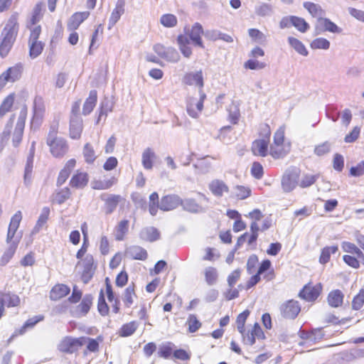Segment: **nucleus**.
<instances>
[{"mask_svg": "<svg viewBox=\"0 0 364 364\" xmlns=\"http://www.w3.org/2000/svg\"><path fill=\"white\" fill-rule=\"evenodd\" d=\"M252 274L245 284V289L247 290L254 287L261 281L265 283L273 282L277 277V273L272 266L270 259H264L259 262V257L257 255H251L246 264V269L249 274Z\"/></svg>", "mask_w": 364, "mask_h": 364, "instance_id": "f257e3e1", "label": "nucleus"}, {"mask_svg": "<svg viewBox=\"0 0 364 364\" xmlns=\"http://www.w3.org/2000/svg\"><path fill=\"white\" fill-rule=\"evenodd\" d=\"M19 30L18 13H12L7 19L0 36V56H7L16 41Z\"/></svg>", "mask_w": 364, "mask_h": 364, "instance_id": "f03ea898", "label": "nucleus"}, {"mask_svg": "<svg viewBox=\"0 0 364 364\" xmlns=\"http://www.w3.org/2000/svg\"><path fill=\"white\" fill-rule=\"evenodd\" d=\"M105 290L101 289L97 299V311L102 316H107L109 314V306L107 304L105 296L111 304L112 311L117 314L121 310L120 300L114 291L112 284L109 277L105 279Z\"/></svg>", "mask_w": 364, "mask_h": 364, "instance_id": "7ed1b4c3", "label": "nucleus"}, {"mask_svg": "<svg viewBox=\"0 0 364 364\" xmlns=\"http://www.w3.org/2000/svg\"><path fill=\"white\" fill-rule=\"evenodd\" d=\"M285 127L280 126L273 134V140L269 145V156L274 159H282L291 151V142L286 138Z\"/></svg>", "mask_w": 364, "mask_h": 364, "instance_id": "20e7f679", "label": "nucleus"}, {"mask_svg": "<svg viewBox=\"0 0 364 364\" xmlns=\"http://www.w3.org/2000/svg\"><path fill=\"white\" fill-rule=\"evenodd\" d=\"M59 125L58 123L50 126L46 138V144L51 155L56 159L63 158L69 150V145L65 139L58 136Z\"/></svg>", "mask_w": 364, "mask_h": 364, "instance_id": "39448f33", "label": "nucleus"}, {"mask_svg": "<svg viewBox=\"0 0 364 364\" xmlns=\"http://www.w3.org/2000/svg\"><path fill=\"white\" fill-rule=\"evenodd\" d=\"M93 296L91 294H87L82 297V291L77 286H74L71 294L68 298V301L71 304H80L75 308V314L77 316H85L90 311L93 304Z\"/></svg>", "mask_w": 364, "mask_h": 364, "instance_id": "423d86ee", "label": "nucleus"}, {"mask_svg": "<svg viewBox=\"0 0 364 364\" xmlns=\"http://www.w3.org/2000/svg\"><path fill=\"white\" fill-rule=\"evenodd\" d=\"M45 12L46 6L44 2L42 1L36 2L26 21V28L28 31L43 30L40 22L43 20Z\"/></svg>", "mask_w": 364, "mask_h": 364, "instance_id": "0eeeda50", "label": "nucleus"}, {"mask_svg": "<svg viewBox=\"0 0 364 364\" xmlns=\"http://www.w3.org/2000/svg\"><path fill=\"white\" fill-rule=\"evenodd\" d=\"M86 343V336L74 338L72 336L64 337L58 344L59 351L66 354H73Z\"/></svg>", "mask_w": 364, "mask_h": 364, "instance_id": "6e6552de", "label": "nucleus"}, {"mask_svg": "<svg viewBox=\"0 0 364 364\" xmlns=\"http://www.w3.org/2000/svg\"><path fill=\"white\" fill-rule=\"evenodd\" d=\"M208 200L205 194L198 192V198H187L182 199L181 206L186 211L192 213H199L205 211V202Z\"/></svg>", "mask_w": 364, "mask_h": 364, "instance_id": "1a4fd4ad", "label": "nucleus"}, {"mask_svg": "<svg viewBox=\"0 0 364 364\" xmlns=\"http://www.w3.org/2000/svg\"><path fill=\"white\" fill-rule=\"evenodd\" d=\"M301 170L298 167H291L283 174L281 181L282 190L286 193L291 192L298 185Z\"/></svg>", "mask_w": 364, "mask_h": 364, "instance_id": "9d476101", "label": "nucleus"}, {"mask_svg": "<svg viewBox=\"0 0 364 364\" xmlns=\"http://www.w3.org/2000/svg\"><path fill=\"white\" fill-rule=\"evenodd\" d=\"M43 30L28 31V46L29 48V55L31 58H36L39 56L45 47V43L39 40Z\"/></svg>", "mask_w": 364, "mask_h": 364, "instance_id": "9b49d317", "label": "nucleus"}, {"mask_svg": "<svg viewBox=\"0 0 364 364\" xmlns=\"http://www.w3.org/2000/svg\"><path fill=\"white\" fill-rule=\"evenodd\" d=\"M23 65L20 63L9 67L0 75V92L9 82H14L18 80L23 73Z\"/></svg>", "mask_w": 364, "mask_h": 364, "instance_id": "f8f14e48", "label": "nucleus"}, {"mask_svg": "<svg viewBox=\"0 0 364 364\" xmlns=\"http://www.w3.org/2000/svg\"><path fill=\"white\" fill-rule=\"evenodd\" d=\"M28 115V108L24 105L18 114V119L15 126L14 132L12 136V144L15 147L19 146L21 143L24 129L26 126V121Z\"/></svg>", "mask_w": 364, "mask_h": 364, "instance_id": "ddd939ff", "label": "nucleus"}, {"mask_svg": "<svg viewBox=\"0 0 364 364\" xmlns=\"http://www.w3.org/2000/svg\"><path fill=\"white\" fill-rule=\"evenodd\" d=\"M206 99V95L202 90L200 91L199 97H190L186 100V111L192 118H198L203 109V103Z\"/></svg>", "mask_w": 364, "mask_h": 364, "instance_id": "4468645a", "label": "nucleus"}, {"mask_svg": "<svg viewBox=\"0 0 364 364\" xmlns=\"http://www.w3.org/2000/svg\"><path fill=\"white\" fill-rule=\"evenodd\" d=\"M301 310V306L299 301L295 299L287 300L279 306L280 314L285 319H295Z\"/></svg>", "mask_w": 364, "mask_h": 364, "instance_id": "2eb2a0df", "label": "nucleus"}, {"mask_svg": "<svg viewBox=\"0 0 364 364\" xmlns=\"http://www.w3.org/2000/svg\"><path fill=\"white\" fill-rule=\"evenodd\" d=\"M100 198L104 202V211L106 215H110L115 211L118 206L124 205L126 198L119 194H102Z\"/></svg>", "mask_w": 364, "mask_h": 364, "instance_id": "dca6fc26", "label": "nucleus"}, {"mask_svg": "<svg viewBox=\"0 0 364 364\" xmlns=\"http://www.w3.org/2000/svg\"><path fill=\"white\" fill-rule=\"evenodd\" d=\"M322 289L323 286L321 283L313 284L311 282H309L300 290L299 296L309 302L315 301L321 295Z\"/></svg>", "mask_w": 364, "mask_h": 364, "instance_id": "f3484780", "label": "nucleus"}, {"mask_svg": "<svg viewBox=\"0 0 364 364\" xmlns=\"http://www.w3.org/2000/svg\"><path fill=\"white\" fill-rule=\"evenodd\" d=\"M242 341L245 344L252 346L255 343L256 339L264 340L265 335L262 331L260 325L258 323H255L250 330L245 331L241 334Z\"/></svg>", "mask_w": 364, "mask_h": 364, "instance_id": "a211bd4d", "label": "nucleus"}, {"mask_svg": "<svg viewBox=\"0 0 364 364\" xmlns=\"http://www.w3.org/2000/svg\"><path fill=\"white\" fill-rule=\"evenodd\" d=\"M264 50L262 48L255 46L250 51V56L251 58L245 63L244 67L250 70H260L264 68L267 65L266 63L257 60V58L264 57Z\"/></svg>", "mask_w": 364, "mask_h": 364, "instance_id": "6ab92c4d", "label": "nucleus"}, {"mask_svg": "<svg viewBox=\"0 0 364 364\" xmlns=\"http://www.w3.org/2000/svg\"><path fill=\"white\" fill-rule=\"evenodd\" d=\"M259 231V227L257 223H251L250 224V232L251 233H248L247 232L241 235L237 240L236 245L237 247L242 246L245 242H247L248 246L251 248H255L257 240L258 238V232Z\"/></svg>", "mask_w": 364, "mask_h": 364, "instance_id": "aec40b11", "label": "nucleus"}, {"mask_svg": "<svg viewBox=\"0 0 364 364\" xmlns=\"http://www.w3.org/2000/svg\"><path fill=\"white\" fill-rule=\"evenodd\" d=\"M154 51L161 58L171 63H177L180 60V55L176 48H166L161 44L154 46Z\"/></svg>", "mask_w": 364, "mask_h": 364, "instance_id": "412c9836", "label": "nucleus"}, {"mask_svg": "<svg viewBox=\"0 0 364 364\" xmlns=\"http://www.w3.org/2000/svg\"><path fill=\"white\" fill-rule=\"evenodd\" d=\"M269 141L267 139H257L252 142L251 151L255 156L266 157L269 155Z\"/></svg>", "mask_w": 364, "mask_h": 364, "instance_id": "4be33fe9", "label": "nucleus"}, {"mask_svg": "<svg viewBox=\"0 0 364 364\" xmlns=\"http://www.w3.org/2000/svg\"><path fill=\"white\" fill-rule=\"evenodd\" d=\"M208 189L216 198H222L230 192L228 185L223 180L218 178H215L208 183Z\"/></svg>", "mask_w": 364, "mask_h": 364, "instance_id": "5701e85b", "label": "nucleus"}, {"mask_svg": "<svg viewBox=\"0 0 364 364\" xmlns=\"http://www.w3.org/2000/svg\"><path fill=\"white\" fill-rule=\"evenodd\" d=\"M89 180V174L86 171L78 169L71 176L69 185L75 189H82L87 186Z\"/></svg>", "mask_w": 364, "mask_h": 364, "instance_id": "b1692460", "label": "nucleus"}, {"mask_svg": "<svg viewBox=\"0 0 364 364\" xmlns=\"http://www.w3.org/2000/svg\"><path fill=\"white\" fill-rule=\"evenodd\" d=\"M70 293V288L68 285L63 283H57L50 289L49 298L51 301H57L66 297Z\"/></svg>", "mask_w": 364, "mask_h": 364, "instance_id": "393cba45", "label": "nucleus"}, {"mask_svg": "<svg viewBox=\"0 0 364 364\" xmlns=\"http://www.w3.org/2000/svg\"><path fill=\"white\" fill-rule=\"evenodd\" d=\"M182 199L176 194H168L161 198L160 209L164 211H169L181 205Z\"/></svg>", "mask_w": 364, "mask_h": 364, "instance_id": "a878e982", "label": "nucleus"}, {"mask_svg": "<svg viewBox=\"0 0 364 364\" xmlns=\"http://www.w3.org/2000/svg\"><path fill=\"white\" fill-rule=\"evenodd\" d=\"M137 299L136 286L132 282L123 291L122 301L125 308L129 309Z\"/></svg>", "mask_w": 364, "mask_h": 364, "instance_id": "bb28decb", "label": "nucleus"}, {"mask_svg": "<svg viewBox=\"0 0 364 364\" xmlns=\"http://www.w3.org/2000/svg\"><path fill=\"white\" fill-rule=\"evenodd\" d=\"M76 160L70 159L66 161L63 168L59 171L57 179L56 186H61L68 179L72 171L76 166Z\"/></svg>", "mask_w": 364, "mask_h": 364, "instance_id": "cd10ccee", "label": "nucleus"}, {"mask_svg": "<svg viewBox=\"0 0 364 364\" xmlns=\"http://www.w3.org/2000/svg\"><path fill=\"white\" fill-rule=\"evenodd\" d=\"M182 81L186 85H195L201 90L204 85L203 71L200 70L196 73H186Z\"/></svg>", "mask_w": 364, "mask_h": 364, "instance_id": "c85d7f7f", "label": "nucleus"}, {"mask_svg": "<svg viewBox=\"0 0 364 364\" xmlns=\"http://www.w3.org/2000/svg\"><path fill=\"white\" fill-rule=\"evenodd\" d=\"M16 97V93L11 92L2 100L0 104V119H3L8 113L13 111Z\"/></svg>", "mask_w": 364, "mask_h": 364, "instance_id": "c756f323", "label": "nucleus"}, {"mask_svg": "<svg viewBox=\"0 0 364 364\" xmlns=\"http://www.w3.org/2000/svg\"><path fill=\"white\" fill-rule=\"evenodd\" d=\"M90 16L89 11H81L74 13L67 23V28L70 31H76L81 23Z\"/></svg>", "mask_w": 364, "mask_h": 364, "instance_id": "7c9ffc66", "label": "nucleus"}, {"mask_svg": "<svg viewBox=\"0 0 364 364\" xmlns=\"http://www.w3.org/2000/svg\"><path fill=\"white\" fill-rule=\"evenodd\" d=\"M126 0H117L109 19V28L114 26L125 12Z\"/></svg>", "mask_w": 364, "mask_h": 364, "instance_id": "2f4dec72", "label": "nucleus"}, {"mask_svg": "<svg viewBox=\"0 0 364 364\" xmlns=\"http://www.w3.org/2000/svg\"><path fill=\"white\" fill-rule=\"evenodd\" d=\"M22 220V213L20 210H18L11 218L9 228H8V232H7V236H6V240L7 242L11 241L17 230L19 228L21 221Z\"/></svg>", "mask_w": 364, "mask_h": 364, "instance_id": "473e14b6", "label": "nucleus"}, {"mask_svg": "<svg viewBox=\"0 0 364 364\" xmlns=\"http://www.w3.org/2000/svg\"><path fill=\"white\" fill-rule=\"evenodd\" d=\"M203 35V29L202 26L198 23H196L191 27L188 38H190L196 46H198L200 48H204V45L202 41Z\"/></svg>", "mask_w": 364, "mask_h": 364, "instance_id": "72a5a7b5", "label": "nucleus"}, {"mask_svg": "<svg viewBox=\"0 0 364 364\" xmlns=\"http://www.w3.org/2000/svg\"><path fill=\"white\" fill-rule=\"evenodd\" d=\"M46 113V105L42 97L36 96L33 105V119L42 120Z\"/></svg>", "mask_w": 364, "mask_h": 364, "instance_id": "f704fd0d", "label": "nucleus"}, {"mask_svg": "<svg viewBox=\"0 0 364 364\" xmlns=\"http://www.w3.org/2000/svg\"><path fill=\"white\" fill-rule=\"evenodd\" d=\"M0 301L8 308L17 307L21 304L20 297L11 292H0Z\"/></svg>", "mask_w": 364, "mask_h": 364, "instance_id": "c9c22d12", "label": "nucleus"}, {"mask_svg": "<svg viewBox=\"0 0 364 364\" xmlns=\"http://www.w3.org/2000/svg\"><path fill=\"white\" fill-rule=\"evenodd\" d=\"M72 195L71 190L69 187L56 190L52 195L51 202L61 205L70 198Z\"/></svg>", "mask_w": 364, "mask_h": 364, "instance_id": "e433bc0d", "label": "nucleus"}, {"mask_svg": "<svg viewBox=\"0 0 364 364\" xmlns=\"http://www.w3.org/2000/svg\"><path fill=\"white\" fill-rule=\"evenodd\" d=\"M97 102V92L95 90L90 91L88 97L86 98L82 106V114L86 116L90 114L95 107Z\"/></svg>", "mask_w": 364, "mask_h": 364, "instance_id": "4c0bfd02", "label": "nucleus"}, {"mask_svg": "<svg viewBox=\"0 0 364 364\" xmlns=\"http://www.w3.org/2000/svg\"><path fill=\"white\" fill-rule=\"evenodd\" d=\"M15 119H16V114H12L11 115H10L9 118L8 119V120L6 121V122L5 124L4 129L0 135V139H1V142L0 144V151H1V150L3 149L4 143L6 142L11 136V131L14 127Z\"/></svg>", "mask_w": 364, "mask_h": 364, "instance_id": "58836bf2", "label": "nucleus"}, {"mask_svg": "<svg viewBox=\"0 0 364 364\" xmlns=\"http://www.w3.org/2000/svg\"><path fill=\"white\" fill-rule=\"evenodd\" d=\"M344 299L343 293L339 289L331 291L327 296V302L333 308H338L343 305Z\"/></svg>", "mask_w": 364, "mask_h": 364, "instance_id": "ea45409f", "label": "nucleus"}, {"mask_svg": "<svg viewBox=\"0 0 364 364\" xmlns=\"http://www.w3.org/2000/svg\"><path fill=\"white\" fill-rule=\"evenodd\" d=\"M44 319V316L43 315H37L32 318H29L26 322L23 324V326L18 330H16L14 333L12 335L11 338L14 336H17L18 335H23L26 333L28 328H33L38 322L43 321Z\"/></svg>", "mask_w": 364, "mask_h": 364, "instance_id": "a19ab883", "label": "nucleus"}, {"mask_svg": "<svg viewBox=\"0 0 364 364\" xmlns=\"http://www.w3.org/2000/svg\"><path fill=\"white\" fill-rule=\"evenodd\" d=\"M129 220L127 219L121 220L115 227V240L122 241L125 239L129 232Z\"/></svg>", "mask_w": 364, "mask_h": 364, "instance_id": "79ce46f5", "label": "nucleus"}, {"mask_svg": "<svg viewBox=\"0 0 364 364\" xmlns=\"http://www.w3.org/2000/svg\"><path fill=\"white\" fill-rule=\"evenodd\" d=\"M118 182L117 177L112 176L105 180H96L92 183V188L95 190H107Z\"/></svg>", "mask_w": 364, "mask_h": 364, "instance_id": "37998d69", "label": "nucleus"}, {"mask_svg": "<svg viewBox=\"0 0 364 364\" xmlns=\"http://www.w3.org/2000/svg\"><path fill=\"white\" fill-rule=\"evenodd\" d=\"M81 263L83 267V276L88 274V277L91 278L96 269L94 257L92 255H87L81 259Z\"/></svg>", "mask_w": 364, "mask_h": 364, "instance_id": "c03bdc74", "label": "nucleus"}, {"mask_svg": "<svg viewBox=\"0 0 364 364\" xmlns=\"http://www.w3.org/2000/svg\"><path fill=\"white\" fill-rule=\"evenodd\" d=\"M35 153V141L32 143L30 155L27 158L26 164L24 170V182L29 183L31 178V173L33 167V158Z\"/></svg>", "mask_w": 364, "mask_h": 364, "instance_id": "a18cd8bd", "label": "nucleus"}, {"mask_svg": "<svg viewBox=\"0 0 364 364\" xmlns=\"http://www.w3.org/2000/svg\"><path fill=\"white\" fill-rule=\"evenodd\" d=\"M177 43L183 55L187 58H190L192 55V49L188 36L182 34L178 36Z\"/></svg>", "mask_w": 364, "mask_h": 364, "instance_id": "49530a36", "label": "nucleus"}, {"mask_svg": "<svg viewBox=\"0 0 364 364\" xmlns=\"http://www.w3.org/2000/svg\"><path fill=\"white\" fill-rule=\"evenodd\" d=\"M139 324L136 321L125 323L118 330V336L120 337H129L132 336L138 328Z\"/></svg>", "mask_w": 364, "mask_h": 364, "instance_id": "de8ad7c7", "label": "nucleus"}, {"mask_svg": "<svg viewBox=\"0 0 364 364\" xmlns=\"http://www.w3.org/2000/svg\"><path fill=\"white\" fill-rule=\"evenodd\" d=\"M127 253L132 259L144 261L148 257L147 251L139 245L131 246L127 250Z\"/></svg>", "mask_w": 364, "mask_h": 364, "instance_id": "09e8293b", "label": "nucleus"}, {"mask_svg": "<svg viewBox=\"0 0 364 364\" xmlns=\"http://www.w3.org/2000/svg\"><path fill=\"white\" fill-rule=\"evenodd\" d=\"M341 247L348 255L361 259L363 260V264H364V254L357 245L350 242H343L341 245Z\"/></svg>", "mask_w": 364, "mask_h": 364, "instance_id": "8fccbe9b", "label": "nucleus"}, {"mask_svg": "<svg viewBox=\"0 0 364 364\" xmlns=\"http://www.w3.org/2000/svg\"><path fill=\"white\" fill-rule=\"evenodd\" d=\"M338 250V246L337 245L323 247L318 259L319 262L321 264H326L330 261L331 255L336 253Z\"/></svg>", "mask_w": 364, "mask_h": 364, "instance_id": "3c124183", "label": "nucleus"}, {"mask_svg": "<svg viewBox=\"0 0 364 364\" xmlns=\"http://www.w3.org/2000/svg\"><path fill=\"white\" fill-rule=\"evenodd\" d=\"M318 22L323 31H328L333 33H341L342 32V28L328 18H319Z\"/></svg>", "mask_w": 364, "mask_h": 364, "instance_id": "603ef678", "label": "nucleus"}, {"mask_svg": "<svg viewBox=\"0 0 364 364\" xmlns=\"http://www.w3.org/2000/svg\"><path fill=\"white\" fill-rule=\"evenodd\" d=\"M156 158L154 150L151 148H146L141 156V163L145 169L150 170L153 168L154 161Z\"/></svg>", "mask_w": 364, "mask_h": 364, "instance_id": "864d4df0", "label": "nucleus"}, {"mask_svg": "<svg viewBox=\"0 0 364 364\" xmlns=\"http://www.w3.org/2000/svg\"><path fill=\"white\" fill-rule=\"evenodd\" d=\"M82 122L79 120H71L70 124V137L73 139H79L82 132Z\"/></svg>", "mask_w": 364, "mask_h": 364, "instance_id": "5fc2aeb1", "label": "nucleus"}, {"mask_svg": "<svg viewBox=\"0 0 364 364\" xmlns=\"http://www.w3.org/2000/svg\"><path fill=\"white\" fill-rule=\"evenodd\" d=\"M303 6L313 17H318L319 18L324 14L323 9L318 4L311 1H305L303 4Z\"/></svg>", "mask_w": 364, "mask_h": 364, "instance_id": "6e6d98bb", "label": "nucleus"}, {"mask_svg": "<svg viewBox=\"0 0 364 364\" xmlns=\"http://www.w3.org/2000/svg\"><path fill=\"white\" fill-rule=\"evenodd\" d=\"M287 40L290 46L299 54L303 56H306L309 54V51L300 40L292 36H289Z\"/></svg>", "mask_w": 364, "mask_h": 364, "instance_id": "4d7b16f0", "label": "nucleus"}, {"mask_svg": "<svg viewBox=\"0 0 364 364\" xmlns=\"http://www.w3.org/2000/svg\"><path fill=\"white\" fill-rule=\"evenodd\" d=\"M82 154L85 161L88 164H92L97 159L95 151L90 143L84 145Z\"/></svg>", "mask_w": 364, "mask_h": 364, "instance_id": "13d9d810", "label": "nucleus"}, {"mask_svg": "<svg viewBox=\"0 0 364 364\" xmlns=\"http://www.w3.org/2000/svg\"><path fill=\"white\" fill-rule=\"evenodd\" d=\"M50 208L48 207H44L38 217V219L34 227V231L38 232L48 222L50 215Z\"/></svg>", "mask_w": 364, "mask_h": 364, "instance_id": "bf43d9fd", "label": "nucleus"}, {"mask_svg": "<svg viewBox=\"0 0 364 364\" xmlns=\"http://www.w3.org/2000/svg\"><path fill=\"white\" fill-rule=\"evenodd\" d=\"M291 25L294 26L301 33L306 32L310 26L304 18L296 16H291Z\"/></svg>", "mask_w": 364, "mask_h": 364, "instance_id": "052dcab7", "label": "nucleus"}, {"mask_svg": "<svg viewBox=\"0 0 364 364\" xmlns=\"http://www.w3.org/2000/svg\"><path fill=\"white\" fill-rule=\"evenodd\" d=\"M186 324L188 326V332L191 333L196 332L202 326V323L198 319L195 314H190L188 316Z\"/></svg>", "mask_w": 364, "mask_h": 364, "instance_id": "680f3d73", "label": "nucleus"}, {"mask_svg": "<svg viewBox=\"0 0 364 364\" xmlns=\"http://www.w3.org/2000/svg\"><path fill=\"white\" fill-rule=\"evenodd\" d=\"M250 312L249 310H245L240 313L236 318L237 329L240 334L243 333L245 329V323Z\"/></svg>", "mask_w": 364, "mask_h": 364, "instance_id": "e2e57ef3", "label": "nucleus"}, {"mask_svg": "<svg viewBox=\"0 0 364 364\" xmlns=\"http://www.w3.org/2000/svg\"><path fill=\"white\" fill-rule=\"evenodd\" d=\"M248 35L254 43L262 44L266 41V36L257 28H250Z\"/></svg>", "mask_w": 364, "mask_h": 364, "instance_id": "0e129e2a", "label": "nucleus"}, {"mask_svg": "<svg viewBox=\"0 0 364 364\" xmlns=\"http://www.w3.org/2000/svg\"><path fill=\"white\" fill-rule=\"evenodd\" d=\"M364 306V289H360L352 300V309L355 311L360 310Z\"/></svg>", "mask_w": 364, "mask_h": 364, "instance_id": "69168bd1", "label": "nucleus"}, {"mask_svg": "<svg viewBox=\"0 0 364 364\" xmlns=\"http://www.w3.org/2000/svg\"><path fill=\"white\" fill-rule=\"evenodd\" d=\"M240 117L239 107L235 104H232L228 109V120L232 124H237Z\"/></svg>", "mask_w": 364, "mask_h": 364, "instance_id": "338daca9", "label": "nucleus"}, {"mask_svg": "<svg viewBox=\"0 0 364 364\" xmlns=\"http://www.w3.org/2000/svg\"><path fill=\"white\" fill-rule=\"evenodd\" d=\"M205 282L209 285L214 284L218 279V272L216 268L213 267H208L204 271Z\"/></svg>", "mask_w": 364, "mask_h": 364, "instance_id": "774afa93", "label": "nucleus"}]
</instances>
